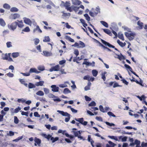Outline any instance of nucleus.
Listing matches in <instances>:
<instances>
[{"label": "nucleus", "instance_id": "nucleus-1", "mask_svg": "<svg viewBox=\"0 0 147 147\" xmlns=\"http://www.w3.org/2000/svg\"><path fill=\"white\" fill-rule=\"evenodd\" d=\"M17 22H13L10 24H8L7 25L8 28L10 30L12 31H14L17 28Z\"/></svg>", "mask_w": 147, "mask_h": 147}, {"label": "nucleus", "instance_id": "nucleus-2", "mask_svg": "<svg viewBox=\"0 0 147 147\" xmlns=\"http://www.w3.org/2000/svg\"><path fill=\"white\" fill-rule=\"evenodd\" d=\"M101 40L102 43H103L105 45L108 46L109 47L112 48H115V46L111 45L109 43L105 41V40L101 39Z\"/></svg>", "mask_w": 147, "mask_h": 147}, {"label": "nucleus", "instance_id": "nucleus-3", "mask_svg": "<svg viewBox=\"0 0 147 147\" xmlns=\"http://www.w3.org/2000/svg\"><path fill=\"white\" fill-rule=\"evenodd\" d=\"M20 16L19 14L18 13L11 14L9 17L10 19L11 20H15L18 18Z\"/></svg>", "mask_w": 147, "mask_h": 147}, {"label": "nucleus", "instance_id": "nucleus-4", "mask_svg": "<svg viewBox=\"0 0 147 147\" xmlns=\"http://www.w3.org/2000/svg\"><path fill=\"white\" fill-rule=\"evenodd\" d=\"M57 112H58L60 114H61L62 115L64 116H65V117H70V115L69 114L67 113L66 112H65L63 111H61L60 110H57Z\"/></svg>", "mask_w": 147, "mask_h": 147}, {"label": "nucleus", "instance_id": "nucleus-5", "mask_svg": "<svg viewBox=\"0 0 147 147\" xmlns=\"http://www.w3.org/2000/svg\"><path fill=\"white\" fill-rule=\"evenodd\" d=\"M24 22L27 24L31 25L32 24V21L29 18H23Z\"/></svg>", "mask_w": 147, "mask_h": 147}, {"label": "nucleus", "instance_id": "nucleus-6", "mask_svg": "<svg viewBox=\"0 0 147 147\" xmlns=\"http://www.w3.org/2000/svg\"><path fill=\"white\" fill-rule=\"evenodd\" d=\"M3 110H2L1 111V113L2 115L0 114V122L3 121V117L6 114V113Z\"/></svg>", "mask_w": 147, "mask_h": 147}, {"label": "nucleus", "instance_id": "nucleus-7", "mask_svg": "<svg viewBox=\"0 0 147 147\" xmlns=\"http://www.w3.org/2000/svg\"><path fill=\"white\" fill-rule=\"evenodd\" d=\"M51 87L52 88V91L54 92H58L59 90V88L56 86L55 85H52L51 86Z\"/></svg>", "mask_w": 147, "mask_h": 147}, {"label": "nucleus", "instance_id": "nucleus-8", "mask_svg": "<svg viewBox=\"0 0 147 147\" xmlns=\"http://www.w3.org/2000/svg\"><path fill=\"white\" fill-rule=\"evenodd\" d=\"M32 73H35L36 74H38L40 73V71H38L35 68H31L29 71L30 74Z\"/></svg>", "mask_w": 147, "mask_h": 147}, {"label": "nucleus", "instance_id": "nucleus-9", "mask_svg": "<svg viewBox=\"0 0 147 147\" xmlns=\"http://www.w3.org/2000/svg\"><path fill=\"white\" fill-rule=\"evenodd\" d=\"M43 55L45 56L49 57L52 55V53L51 52L43 51Z\"/></svg>", "mask_w": 147, "mask_h": 147}, {"label": "nucleus", "instance_id": "nucleus-10", "mask_svg": "<svg viewBox=\"0 0 147 147\" xmlns=\"http://www.w3.org/2000/svg\"><path fill=\"white\" fill-rule=\"evenodd\" d=\"M72 4L76 5H79L81 4V2L79 0H71Z\"/></svg>", "mask_w": 147, "mask_h": 147}, {"label": "nucleus", "instance_id": "nucleus-11", "mask_svg": "<svg viewBox=\"0 0 147 147\" xmlns=\"http://www.w3.org/2000/svg\"><path fill=\"white\" fill-rule=\"evenodd\" d=\"M44 83L43 81H40L39 82H37L35 83V85L36 86H43Z\"/></svg>", "mask_w": 147, "mask_h": 147}, {"label": "nucleus", "instance_id": "nucleus-12", "mask_svg": "<svg viewBox=\"0 0 147 147\" xmlns=\"http://www.w3.org/2000/svg\"><path fill=\"white\" fill-rule=\"evenodd\" d=\"M34 140V142L37 144L38 146H40V144L41 143V140L40 139L36 137L35 138Z\"/></svg>", "mask_w": 147, "mask_h": 147}, {"label": "nucleus", "instance_id": "nucleus-13", "mask_svg": "<svg viewBox=\"0 0 147 147\" xmlns=\"http://www.w3.org/2000/svg\"><path fill=\"white\" fill-rule=\"evenodd\" d=\"M18 21L19 22V23L17 22V26H18L19 28H22L24 26V25L23 24V22L22 20L21 21Z\"/></svg>", "mask_w": 147, "mask_h": 147}, {"label": "nucleus", "instance_id": "nucleus-14", "mask_svg": "<svg viewBox=\"0 0 147 147\" xmlns=\"http://www.w3.org/2000/svg\"><path fill=\"white\" fill-rule=\"evenodd\" d=\"M0 25L3 27L6 25V23L4 20L2 18H0Z\"/></svg>", "mask_w": 147, "mask_h": 147}, {"label": "nucleus", "instance_id": "nucleus-15", "mask_svg": "<svg viewBox=\"0 0 147 147\" xmlns=\"http://www.w3.org/2000/svg\"><path fill=\"white\" fill-rule=\"evenodd\" d=\"M117 42L118 44L121 47H124L126 44L125 42L123 43L122 42H121L119 40H117Z\"/></svg>", "mask_w": 147, "mask_h": 147}, {"label": "nucleus", "instance_id": "nucleus-16", "mask_svg": "<svg viewBox=\"0 0 147 147\" xmlns=\"http://www.w3.org/2000/svg\"><path fill=\"white\" fill-rule=\"evenodd\" d=\"M11 55L13 58H16L19 56L20 54L19 52H15L12 53Z\"/></svg>", "mask_w": 147, "mask_h": 147}, {"label": "nucleus", "instance_id": "nucleus-17", "mask_svg": "<svg viewBox=\"0 0 147 147\" xmlns=\"http://www.w3.org/2000/svg\"><path fill=\"white\" fill-rule=\"evenodd\" d=\"M137 24L139 26V28L142 29L144 26V24L142 22L139 21L137 22Z\"/></svg>", "mask_w": 147, "mask_h": 147}, {"label": "nucleus", "instance_id": "nucleus-18", "mask_svg": "<svg viewBox=\"0 0 147 147\" xmlns=\"http://www.w3.org/2000/svg\"><path fill=\"white\" fill-rule=\"evenodd\" d=\"M88 142H90L91 144L92 145V146L93 147H94V145L93 144V143L94 142L92 140V139H91V138L90 136V135H89L88 136Z\"/></svg>", "mask_w": 147, "mask_h": 147}, {"label": "nucleus", "instance_id": "nucleus-19", "mask_svg": "<svg viewBox=\"0 0 147 147\" xmlns=\"http://www.w3.org/2000/svg\"><path fill=\"white\" fill-rule=\"evenodd\" d=\"M63 92L64 94H66L70 93L71 92V91L68 88H66L64 89Z\"/></svg>", "mask_w": 147, "mask_h": 147}, {"label": "nucleus", "instance_id": "nucleus-20", "mask_svg": "<svg viewBox=\"0 0 147 147\" xmlns=\"http://www.w3.org/2000/svg\"><path fill=\"white\" fill-rule=\"evenodd\" d=\"M28 87L30 89H32L35 88L36 87V85L35 84H34L31 83H29L28 85Z\"/></svg>", "mask_w": 147, "mask_h": 147}, {"label": "nucleus", "instance_id": "nucleus-21", "mask_svg": "<svg viewBox=\"0 0 147 147\" xmlns=\"http://www.w3.org/2000/svg\"><path fill=\"white\" fill-rule=\"evenodd\" d=\"M37 31L39 32L40 33H41L42 32V30L40 29L39 26L38 25H37L36 26V28H34V29L33 32H35Z\"/></svg>", "mask_w": 147, "mask_h": 147}, {"label": "nucleus", "instance_id": "nucleus-22", "mask_svg": "<svg viewBox=\"0 0 147 147\" xmlns=\"http://www.w3.org/2000/svg\"><path fill=\"white\" fill-rule=\"evenodd\" d=\"M102 30L104 31V32L107 34L109 35H111L112 34L110 30H109L108 29H102Z\"/></svg>", "mask_w": 147, "mask_h": 147}, {"label": "nucleus", "instance_id": "nucleus-23", "mask_svg": "<svg viewBox=\"0 0 147 147\" xmlns=\"http://www.w3.org/2000/svg\"><path fill=\"white\" fill-rule=\"evenodd\" d=\"M44 38L45 39H43V42H49L50 41V38L49 36H45Z\"/></svg>", "mask_w": 147, "mask_h": 147}, {"label": "nucleus", "instance_id": "nucleus-24", "mask_svg": "<svg viewBox=\"0 0 147 147\" xmlns=\"http://www.w3.org/2000/svg\"><path fill=\"white\" fill-rule=\"evenodd\" d=\"M36 94L39 96H43L44 95V93L43 91L39 90L36 92Z\"/></svg>", "mask_w": 147, "mask_h": 147}, {"label": "nucleus", "instance_id": "nucleus-25", "mask_svg": "<svg viewBox=\"0 0 147 147\" xmlns=\"http://www.w3.org/2000/svg\"><path fill=\"white\" fill-rule=\"evenodd\" d=\"M79 42V45H80V46H79V47H78V48H84L85 47V44L83 42L81 41H80Z\"/></svg>", "mask_w": 147, "mask_h": 147}, {"label": "nucleus", "instance_id": "nucleus-26", "mask_svg": "<svg viewBox=\"0 0 147 147\" xmlns=\"http://www.w3.org/2000/svg\"><path fill=\"white\" fill-rule=\"evenodd\" d=\"M2 59L3 60H7L8 59V55L7 53L4 55L3 54H2Z\"/></svg>", "mask_w": 147, "mask_h": 147}, {"label": "nucleus", "instance_id": "nucleus-27", "mask_svg": "<svg viewBox=\"0 0 147 147\" xmlns=\"http://www.w3.org/2000/svg\"><path fill=\"white\" fill-rule=\"evenodd\" d=\"M118 56L117 58L119 59L120 60H121L122 59H125V58L123 56L121 53L120 55H117Z\"/></svg>", "mask_w": 147, "mask_h": 147}, {"label": "nucleus", "instance_id": "nucleus-28", "mask_svg": "<svg viewBox=\"0 0 147 147\" xmlns=\"http://www.w3.org/2000/svg\"><path fill=\"white\" fill-rule=\"evenodd\" d=\"M107 72L106 71L104 72L101 74V75L102 76V78L103 80L104 81H105L106 80V77L105 75L107 74Z\"/></svg>", "mask_w": 147, "mask_h": 147}, {"label": "nucleus", "instance_id": "nucleus-29", "mask_svg": "<svg viewBox=\"0 0 147 147\" xmlns=\"http://www.w3.org/2000/svg\"><path fill=\"white\" fill-rule=\"evenodd\" d=\"M72 132L74 133V134L76 137H78V136L79 134L80 135L81 134L80 131H73Z\"/></svg>", "mask_w": 147, "mask_h": 147}, {"label": "nucleus", "instance_id": "nucleus-30", "mask_svg": "<svg viewBox=\"0 0 147 147\" xmlns=\"http://www.w3.org/2000/svg\"><path fill=\"white\" fill-rule=\"evenodd\" d=\"M100 23L106 27L108 28V25L106 22L103 21H100Z\"/></svg>", "mask_w": 147, "mask_h": 147}, {"label": "nucleus", "instance_id": "nucleus-31", "mask_svg": "<svg viewBox=\"0 0 147 147\" xmlns=\"http://www.w3.org/2000/svg\"><path fill=\"white\" fill-rule=\"evenodd\" d=\"M59 139V138L58 137H56L54 138L53 137H51V140L52 141V143H54L55 142L58 140Z\"/></svg>", "mask_w": 147, "mask_h": 147}, {"label": "nucleus", "instance_id": "nucleus-32", "mask_svg": "<svg viewBox=\"0 0 147 147\" xmlns=\"http://www.w3.org/2000/svg\"><path fill=\"white\" fill-rule=\"evenodd\" d=\"M92 73L93 76L96 77L97 75L98 72L96 70L94 69L92 70Z\"/></svg>", "mask_w": 147, "mask_h": 147}, {"label": "nucleus", "instance_id": "nucleus-33", "mask_svg": "<svg viewBox=\"0 0 147 147\" xmlns=\"http://www.w3.org/2000/svg\"><path fill=\"white\" fill-rule=\"evenodd\" d=\"M3 7L6 9H9L11 7L7 3H5L3 5Z\"/></svg>", "mask_w": 147, "mask_h": 147}, {"label": "nucleus", "instance_id": "nucleus-34", "mask_svg": "<svg viewBox=\"0 0 147 147\" xmlns=\"http://www.w3.org/2000/svg\"><path fill=\"white\" fill-rule=\"evenodd\" d=\"M39 70L42 71L45 69V68L43 66H39L37 67Z\"/></svg>", "mask_w": 147, "mask_h": 147}, {"label": "nucleus", "instance_id": "nucleus-35", "mask_svg": "<svg viewBox=\"0 0 147 147\" xmlns=\"http://www.w3.org/2000/svg\"><path fill=\"white\" fill-rule=\"evenodd\" d=\"M118 37L119 39H121L122 40H124L123 34L119 33L118 34Z\"/></svg>", "mask_w": 147, "mask_h": 147}, {"label": "nucleus", "instance_id": "nucleus-36", "mask_svg": "<svg viewBox=\"0 0 147 147\" xmlns=\"http://www.w3.org/2000/svg\"><path fill=\"white\" fill-rule=\"evenodd\" d=\"M75 119L76 121L79 122L80 123H81L84 121V119L83 118L78 119L76 118Z\"/></svg>", "mask_w": 147, "mask_h": 147}, {"label": "nucleus", "instance_id": "nucleus-37", "mask_svg": "<svg viewBox=\"0 0 147 147\" xmlns=\"http://www.w3.org/2000/svg\"><path fill=\"white\" fill-rule=\"evenodd\" d=\"M14 135V132L11 131H9V132L7 134V136H13Z\"/></svg>", "mask_w": 147, "mask_h": 147}, {"label": "nucleus", "instance_id": "nucleus-38", "mask_svg": "<svg viewBox=\"0 0 147 147\" xmlns=\"http://www.w3.org/2000/svg\"><path fill=\"white\" fill-rule=\"evenodd\" d=\"M18 11V9L16 7H13L10 9V11L11 12H17Z\"/></svg>", "mask_w": 147, "mask_h": 147}, {"label": "nucleus", "instance_id": "nucleus-39", "mask_svg": "<svg viewBox=\"0 0 147 147\" xmlns=\"http://www.w3.org/2000/svg\"><path fill=\"white\" fill-rule=\"evenodd\" d=\"M65 37L66 39H67L69 41L71 42H74V40L71 38L70 36H66Z\"/></svg>", "mask_w": 147, "mask_h": 147}, {"label": "nucleus", "instance_id": "nucleus-40", "mask_svg": "<svg viewBox=\"0 0 147 147\" xmlns=\"http://www.w3.org/2000/svg\"><path fill=\"white\" fill-rule=\"evenodd\" d=\"M79 8V7L77 6H75L74 5H72V9L76 12L78 10Z\"/></svg>", "mask_w": 147, "mask_h": 147}, {"label": "nucleus", "instance_id": "nucleus-41", "mask_svg": "<svg viewBox=\"0 0 147 147\" xmlns=\"http://www.w3.org/2000/svg\"><path fill=\"white\" fill-rule=\"evenodd\" d=\"M124 66L127 69H128L131 72L132 71V69L128 65L125 64L124 65Z\"/></svg>", "mask_w": 147, "mask_h": 147}, {"label": "nucleus", "instance_id": "nucleus-42", "mask_svg": "<svg viewBox=\"0 0 147 147\" xmlns=\"http://www.w3.org/2000/svg\"><path fill=\"white\" fill-rule=\"evenodd\" d=\"M84 16L85 17L86 20L88 21H89L90 20V18L87 14H85Z\"/></svg>", "mask_w": 147, "mask_h": 147}, {"label": "nucleus", "instance_id": "nucleus-43", "mask_svg": "<svg viewBox=\"0 0 147 147\" xmlns=\"http://www.w3.org/2000/svg\"><path fill=\"white\" fill-rule=\"evenodd\" d=\"M54 71H58L59 70V65H57L53 67Z\"/></svg>", "mask_w": 147, "mask_h": 147}, {"label": "nucleus", "instance_id": "nucleus-44", "mask_svg": "<svg viewBox=\"0 0 147 147\" xmlns=\"http://www.w3.org/2000/svg\"><path fill=\"white\" fill-rule=\"evenodd\" d=\"M22 31L25 32H29L30 31V29L28 27H26L25 28L22 30Z\"/></svg>", "mask_w": 147, "mask_h": 147}, {"label": "nucleus", "instance_id": "nucleus-45", "mask_svg": "<svg viewBox=\"0 0 147 147\" xmlns=\"http://www.w3.org/2000/svg\"><path fill=\"white\" fill-rule=\"evenodd\" d=\"M105 123L107 125L110 126H115V124L113 123H110L109 122L107 121H106L105 122Z\"/></svg>", "mask_w": 147, "mask_h": 147}, {"label": "nucleus", "instance_id": "nucleus-46", "mask_svg": "<svg viewBox=\"0 0 147 147\" xmlns=\"http://www.w3.org/2000/svg\"><path fill=\"white\" fill-rule=\"evenodd\" d=\"M43 90L45 94H47L49 93V90L48 89L46 88H44Z\"/></svg>", "mask_w": 147, "mask_h": 147}, {"label": "nucleus", "instance_id": "nucleus-47", "mask_svg": "<svg viewBox=\"0 0 147 147\" xmlns=\"http://www.w3.org/2000/svg\"><path fill=\"white\" fill-rule=\"evenodd\" d=\"M14 122L16 124H18L19 122V120L16 116L14 117Z\"/></svg>", "mask_w": 147, "mask_h": 147}, {"label": "nucleus", "instance_id": "nucleus-48", "mask_svg": "<svg viewBox=\"0 0 147 147\" xmlns=\"http://www.w3.org/2000/svg\"><path fill=\"white\" fill-rule=\"evenodd\" d=\"M6 45L7 48H9L12 47L11 42H7L6 43Z\"/></svg>", "mask_w": 147, "mask_h": 147}, {"label": "nucleus", "instance_id": "nucleus-49", "mask_svg": "<svg viewBox=\"0 0 147 147\" xmlns=\"http://www.w3.org/2000/svg\"><path fill=\"white\" fill-rule=\"evenodd\" d=\"M96 105V103L94 101H92L90 103L88 104L89 106H95Z\"/></svg>", "mask_w": 147, "mask_h": 147}, {"label": "nucleus", "instance_id": "nucleus-50", "mask_svg": "<svg viewBox=\"0 0 147 147\" xmlns=\"http://www.w3.org/2000/svg\"><path fill=\"white\" fill-rule=\"evenodd\" d=\"M122 28H123L125 30L129 32H131V29L129 28H128L126 26H123Z\"/></svg>", "mask_w": 147, "mask_h": 147}, {"label": "nucleus", "instance_id": "nucleus-51", "mask_svg": "<svg viewBox=\"0 0 147 147\" xmlns=\"http://www.w3.org/2000/svg\"><path fill=\"white\" fill-rule=\"evenodd\" d=\"M107 114L108 115L111 116H112L113 117H116V116L114 115L112 112H110V111H109V112H108L107 113Z\"/></svg>", "mask_w": 147, "mask_h": 147}, {"label": "nucleus", "instance_id": "nucleus-52", "mask_svg": "<svg viewBox=\"0 0 147 147\" xmlns=\"http://www.w3.org/2000/svg\"><path fill=\"white\" fill-rule=\"evenodd\" d=\"M26 101V100L23 98H19L18 100V102H21L22 103H23L25 102Z\"/></svg>", "mask_w": 147, "mask_h": 147}, {"label": "nucleus", "instance_id": "nucleus-53", "mask_svg": "<svg viewBox=\"0 0 147 147\" xmlns=\"http://www.w3.org/2000/svg\"><path fill=\"white\" fill-rule=\"evenodd\" d=\"M127 136L123 137L122 136V140L121 141L122 142H125L127 141Z\"/></svg>", "mask_w": 147, "mask_h": 147}, {"label": "nucleus", "instance_id": "nucleus-54", "mask_svg": "<svg viewBox=\"0 0 147 147\" xmlns=\"http://www.w3.org/2000/svg\"><path fill=\"white\" fill-rule=\"evenodd\" d=\"M65 9H67L68 11H69L70 12H71L72 11V5L70 7H66Z\"/></svg>", "mask_w": 147, "mask_h": 147}, {"label": "nucleus", "instance_id": "nucleus-55", "mask_svg": "<svg viewBox=\"0 0 147 147\" xmlns=\"http://www.w3.org/2000/svg\"><path fill=\"white\" fill-rule=\"evenodd\" d=\"M21 109L20 107H18L14 110V113H18L21 110Z\"/></svg>", "mask_w": 147, "mask_h": 147}, {"label": "nucleus", "instance_id": "nucleus-56", "mask_svg": "<svg viewBox=\"0 0 147 147\" xmlns=\"http://www.w3.org/2000/svg\"><path fill=\"white\" fill-rule=\"evenodd\" d=\"M90 76L89 75H86L84 77L83 79L85 80H87L88 81H89Z\"/></svg>", "mask_w": 147, "mask_h": 147}, {"label": "nucleus", "instance_id": "nucleus-57", "mask_svg": "<svg viewBox=\"0 0 147 147\" xmlns=\"http://www.w3.org/2000/svg\"><path fill=\"white\" fill-rule=\"evenodd\" d=\"M48 96L50 98H57V97L52 94H49L48 95Z\"/></svg>", "mask_w": 147, "mask_h": 147}, {"label": "nucleus", "instance_id": "nucleus-58", "mask_svg": "<svg viewBox=\"0 0 147 147\" xmlns=\"http://www.w3.org/2000/svg\"><path fill=\"white\" fill-rule=\"evenodd\" d=\"M59 86L61 88H63L67 86V85L65 83L63 84H60L59 85Z\"/></svg>", "mask_w": 147, "mask_h": 147}, {"label": "nucleus", "instance_id": "nucleus-59", "mask_svg": "<svg viewBox=\"0 0 147 147\" xmlns=\"http://www.w3.org/2000/svg\"><path fill=\"white\" fill-rule=\"evenodd\" d=\"M99 109H100V110L103 112V113H104L105 112V111H104V109L102 107V106L100 105L99 106Z\"/></svg>", "mask_w": 147, "mask_h": 147}, {"label": "nucleus", "instance_id": "nucleus-60", "mask_svg": "<svg viewBox=\"0 0 147 147\" xmlns=\"http://www.w3.org/2000/svg\"><path fill=\"white\" fill-rule=\"evenodd\" d=\"M21 74H22L23 76H30V74L29 72L27 73H23L22 72H21L20 73Z\"/></svg>", "mask_w": 147, "mask_h": 147}, {"label": "nucleus", "instance_id": "nucleus-61", "mask_svg": "<svg viewBox=\"0 0 147 147\" xmlns=\"http://www.w3.org/2000/svg\"><path fill=\"white\" fill-rule=\"evenodd\" d=\"M134 143L135 144H136V145L139 146L140 142V141H139L137 140H135Z\"/></svg>", "mask_w": 147, "mask_h": 147}, {"label": "nucleus", "instance_id": "nucleus-62", "mask_svg": "<svg viewBox=\"0 0 147 147\" xmlns=\"http://www.w3.org/2000/svg\"><path fill=\"white\" fill-rule=\"evenodd\" d=\"M34 44L37 45L39 42L40 40L38 38H36L34 40Z\"/></svg>", "mask_w": 147, "mask_h": 147}, {"label": "nucleus", "instance_id": "nucleus-63", "mask_svg": "<svg viewBox=\"0 0 147 147\" xmlns=\"http://www.w3.org/2000/svg\"><path fill=\"white\" fill-rule=\"evenodd\" d=\"M21 114L22 115H25L26 116H28V113L27 112H25L24 111H21Z\"/></svg>", "mask_w": 147, "mask_h": 147}, {"label": "nucleus", "instance_id": "nucleus-64", "mask_svg": "<svg viewBox=\"0 0 147 147\" xmlns=\"http://www.w3.org/2000/svg\"><path fill=\"white\" fill-rule=\"evenodd\" d=\"M85 98L86 100L87 101H90L91 100V98L87 96H85Z\"/></svg>", "mask_w": 147, "mask_h": 147}]
</instances>
